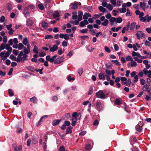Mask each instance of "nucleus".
Masks as SVG:
<instances>
[{
    "instance_id": "obj_1",
    "label": "nucleus",
    "mask_w": 151,
    "mask_h": 151,
    "mask_svg": "<svg viewBox=\"0 0 151 151\" xmlns=\"http://www.w3.org/2000/svg\"><path fill=\"white\" fill-rule=\"evenodd\" d=\"M28 56V55L24 54L22 51H20L18 55L17 62H21L22 63H24L25 60L28 59L27 58Z\"/></svg>"
},
{
    "instance_id": "obj_2",
    "label": "nucleus",
    "mask_w": 151,
    "mask_h": 151,
    "mask_svg": "<svg viewBox=\"0 0 151 151\" xmlns=\"http://www.w3.org/2000/svg\"><path fill=\"white\" fill-rule=\"evenodd\" d=\"M144 15V13H143V14L142 13L141 14L140 16V17L139 20L142 22H149L151 20V16H149V14H147L144 17H143Z\"/></svg>"
},
{
    "instance_id": "obj_3",
    "label": "nucleus",
    "mask_w": 151,
    "mask_h": 151,
    "mask_svg": "<svg viewBox=\"0 0 151 151\" xmlns=\"http://www.w3.org/2000/svg\"><path fill=\"white\" fill-rule=\"evenodd\" d=\"M96 96L97 98L103 99H105L107 98L105 93L101 90L99 91L96 93Z\"/></svg>"
},
{
    "instance_id": "obj_4",
    "label": "nucleus",
    "mask_w": 151,
    "mask_h": 151,
    "mask_svg": "<svg viewBox=\"0 0 151 151\" xmlns=\"http://www.w3.org/2000/svg\"><path fill=\"white\" fill-rule=\"evenodd\" d=\"M5 52V51L1 52L0 53V56H1L2 59L3 60H5L9 56L10 53H9L8 52H6L5 54L4 53Z\"/></svg>"
},
{
    "instance_id": "obj_5",
    "label": "nucleus",
    "mask_w": 151,
    "mask_h": 151,
    "mask_svg": "<svg viewBox=\"0 0 151 151\" xmlns=\"http://www.w3.org/2000/svg\"><path fill=\"white\" fill-rule=\"evenodd\" d=\"M58 55H55L50 58V55H47L46 57V60L49 61L50 63H52L54 62L55 58Z\"/></svg>"
},
{
    "instance_id": "obj_6",
    "label": "nucleus",
    "mask_w": 151,
    "mask_h": 151,
    "mask_svg": "<svg viewBox=\"0 0 151 151\" xmlns=\"http://www.w3.org/2000/svg\"><path fill=\"white\" fill-rule=\"evenodd\" d=\"M88 142H89V143L86 145V149L87 150L89 151L92 148L91 146L93 145V141L90 139H88Z\"/></svg>"
},
{
    "instance_id": "obj_7",
    "label": "nucleus",
    "mask_w": 151,
    "mask_h": 151,
    "mask_svg": "<svg viewBox=\"0 0 151 151\" xmlns=\"http://www.w3.org/2000/svg\"><path fill=\"white\" fill-rule=\"evenodd\" d=\"M136 35L138 40L140 38L142 39V37H145V34L141 31H138Z\"/></svg>"
},
{
    "instance_id": "obj_8",
    "label": "nucleus",
    "mask_w": 151,
    "mask_h": 151,
    "mask_svg": "<svg viewBox=\"0 0 151 151\" xmlns=\"http://www.w3.org/2000/svg\"><path fill=\"white\" fill-rule=\"evenodd\" d=\"M52 0H45L44 6L46 8H50L51 7L50 2Z\"/></svg>"
},
{
    "instance_id": "obj_9",
    "label": "nucleus",
    "mask_w": 151,
    "mask_h": 151,
    "mask_svg": "<svg viewBox=\"0 0 151 151\" xmlns=\"http://www.w3.org/2000/svg\"><path fill=\"white\" fill-rule=\"evenodd\" d=\"M63 58L62 57H58L55 59L54 61L55 64H59L61 63L63 61Z\"/></svg>"
},
{
    "instance_id": "obj_10",
    "label": "nucleus",
    "mask_w": 151,
    "mask_h": 151,
    "mask_svg": "<svg viewBox=\"0 0 151 151\" xmlns=\"http://www.w3.org/2000/svg\"><path fill=\"white\" fill-rule=\"evenodd\" d=\"M28 8L27 7H26L24 8L23 12V13L26 18L29 16V13L28 12Z\"/></svg>"
},
{
    "instance_id": "obj_11",
    "label": "nucleus",
    "mask_w": 151,
    "mask_h": 151,
    "mask_svg": "<svg viewBox=\"0 0 151 151\" xmlns=\"http://www.w3.org/2000/svg\"><path fill=\"white\" fill-rule=\"evenodd\" d=\"M122 8L119 9L118 10L120 13H124L126 12L127 10V9L125 8L126 7V3H123L122 5Z\"/></svg>"
},
{
    "instance_id": "obj_12",
    "label": "nucleus",
    "mask_w": 151,
    "mask_h": 151,
    "mask_svg": "<svg viewBox=\"0 0 151 151\" xmlns=\"http://www.w3.org/2000/svg\"><path fill=\"white\" fill-rule=\"evenodd\" d=\"M139 4L141 8L144 11H145V9L149 7V6L145 2H140Z\"/></svg>"
},
{
    "instance_id": "obj_13",
    "label": "nucleus",
    "mask_w": 151,
    "mask_h": 151,
    "mask_svg": "<svg viewBox=\"0 0 151 151\" xmlns=\"http://www.w3.org/2000/svg\"><path fill=\"white\" fill-rule=\"evenodd\" d=\"M96 107L99 111L102 109L103 106L100 101H98L96 103Z\"/></svg>"
},
{
    "instance_id": "obj_14",
    "label": "nucleus",
    "mask_w": 151,
    "mask_h": 151,
    "mask_svg": "<svg viewBox=\"0 0 151 151\" xmlns=\"http://www.w3.org/2000/svg\"><path fill=\"white\" fill-rule=\"evenodd\" d=\"M131 62H129L127 64V65L128 67L131 66L132 67H136L137 65V63L136 62L133 60L132 61H131Z\"/></svg>"
},
{
    "instance_id": "obj_15",
    "label": "nucleus",
    "mask_w": 151,
    "mask_h": 151,
    "mask_svg": "<svg viewBox=\"0 0 151 151\" xmlns=\"http://www.w3.org/2000/svg\"><path fill=\"white\" fill-rule=\"evenodd\" d=\"M58 49V47L56 45H54L52 47H51L50 49V51L51 52H54Z\"/></svg>"
},
{
    "instance_id": "obj_16",
    "label": "nucleus",
    "mask_w": 151,
    "mask_h": 151,
    "mask_svg": "<svg viewBox=\"0 0 151 151\" xmlns=\"http://www.w3.org/2000/svg\"><path fill=\"white\" fill-rule=\"evenodd\" d=\"M41 26L44 29H46L48 28V23L45 22L44 21L42 22Z\"/></svg>"
},
{
    "instance_id": "obj_17",
    "label": "nucleus",
    "mask_w": 151,
    "mask_h": 151,
    "mask_svg": "<svg viewBox=\"0 0 151 151\" xmlns=\"http://www.w3.org/2000/svg\"><path fill=\"white\" fill-rule=\"evenodd\" d=\"M70 6H71V9L74 10L76 9L78 7V6L77 4L76 3V1L74 2V3L70 4Z\"/></svg>"
},
{
    "instance_id": "obj_18",
    "label": "nucleus",
    "mask_w": 151,
    "mask_h": 151,
    "mask_svg": "<svg viewBox=\"0 0 151 151\" xmlns=\"http://www.w3.org/2000/svg\"><path fill=\"white\" fill-rule=\"evenodd\" d=\"M90 14L89 13L86 12L83 16V19L85 20H87L88 17H91Z\"/></svg>"
},
{
    "instance_id": "obj_19",
    "label": "nucleus",
    "mask_w": 151,
    "mask_h": 151,
    "mask_svg": "<svg viewBox=\"0 0 151 151\" xmlns=\"http://www.w3.org/2000/svg\"><path fill=\"white\" fill-rule=\"evenodd\" d=\"M53 16L54 18L58 17L60 16V14L58 10L55 11L53 13Z\"/></svg>"
},
{
    "instance_id": "obj_20",
    "label": "nucleus",
    "mask_w": 151,
    "mask_h": 151,
    "mask_svg": "<svg viewBox=\"0 0 151 151\" xmlns=\"http://www.w3.org/2000/svg\"><path fill=\"white\" fill-rule=\"evenodd\" d=\"M122 99L120 98H117L115 100V103L117 105H120L122 103Z\"/></svg>"
},
{
    "instance_id": "obj_21",
    "label": "nucleus",
    "mask_w": 151,
    "mask_h": 151,
    "mask_svg": "<svg viewBox=\"0 0 151 151\" xmlns=\"http://www.w3.org/2000/svg\"><path fill=\"white\" fill-rule=\"evenodd\" d=\"M48 116L47 115H45V116H42L41 118L40 119V120H39L38 125L37 126H39L40 125V124H41L42 122L43 121V119H44L45 118H46Z\"/></svg>"
},
{
    "instance_id": "obj_22",
    "label": "nucleus",
    "mask_w": 151,
    "mask_h": 151,
    "mask_svg": "<svg viewBox=\"0 0 151 151\" xmlns=\"http://www.w3.org/2000/svg\"><path fill=\"white\" fill-rule=\"evenodd\" d=\"M61 119H55L54 120L52 123V125L54 126H55L58 124L61 121Z\"/></svg>"
},
{
    "instance_id": "obj_23",
    "label": "nucleus",
    "mask_w": 151,
    "mask_h": 151,
    "mask_svg": "<svg viewBox=\"0 0 151 151\" xmlns=\"http://www.w3.org/2000/svg\"><path fill=\"white\" fill-rule=\"evenodd\" d=\"M71 120V125L73 126H75L76 123L77 121V118L76 117L74 118H72Z\"/></svg>"
},
{
    "instance_id": "obj_24",
    "label": "nucleus",
    "mask_w": 151,
    "mask_h": 151,
    "mask_svg": "<svg viewBox=\"0 0 151 151\" xmlns=\"http://www.w3.org/2000/svg\"><path fill=\"white\" fill-rule=\"evenodd\" d=\"M30 101L33 103H36L37 102V98L34 96L30 99Z\"/></svg>"
},
{
    "instance_id": "obj_25",
    "label": "nucleus",
    "mask_w": 151,
    "mask_h": 151,
    "mask_svg": "<svg viewBox=\"0 0 151 151\" xmlns=\"http://www.w3.org/2000/svg\"><path fill=\"white\" fill-rule=\"evenodd\" d=\"M72 127L71 126L68 127L66 130V134H68L69 133H71L72 132Z\"/></svg>"
},
{
    "instance_id": "obj_26",
    "label": "nucleus",
    "mask_w": 151,
    "mask_h": 151,
    "mask_svg": "<svg viewBox=\"0 0 151 151\" xmlns=\"http://www.w3.org/2000/svg\"><path fill=\"white\" fill-rule=\"evenodd\" d=\"M99 77L101 80L102 79L103 81L105 80V77L103 73H100L99 75Z\"/></svg>"
},
{
    "instance_id": "obj_27",
    "label": "nucleus",
    "mask_w": 151,
    "mask_h": 151,
    "mask_svg": "<svg viewBox=\"0 0 151 151\" xmlns=\"http://www.w3.org/2000/svg\"><path fill=\"white\" fill-rule=\"evenodd\" d=\"M27 25V26L30 27L32 25V22L31 20L29 19H28L26 22Z\"/></svg>"
},
{
    "instance_id": "obj_28",
    "label": "nucleus",
    "mask_w": 151,
    "mask_h": 151,
    "mask_svg": "<svg viewBox=\"0 0 151 151\" xmlns=\"http://www.w3.org/2000/svg\"><path fill=\"white\" fill-rule=\"evenodd\" d=\"M149 85L147 84L145 85L142 87V90L143 91H147L149 89Z\"/></svg>"
},
{
    "instance_id": "obj_29",
    "label": "nucleus",
    "mask_w": 151,
    "mask_h": 151,
    "mask_svg": "<svg viewBox=\"0 0 151 151\" xmlns=\"http://www.w3.org/2000/svg\"><path fill=\"white\" fill-rule=\"evenodd\" d=\"M24 50L23 52L24 53V54H26V55H27L30 52V49H27L26 47H24Z\"/></svg>"
},
{
    "instance_id": "obj_30",
    "label": "nucleus",
    "mask_w": 151,
    "mask_h": 151,
    "mask_svg": "<svg viewBox=\"0 0 151 151\" xmlns=\"http://www.w3.org/2000/svg\"><path fill=\"white\" fill-rule=\"evenodd\" d=\"M142 124H141V126L139 124H138L136 127V130L139 132H141L142 131Z\"/></svg>"
},
{
    "instance_id": "obj_31",
    "label": "nucleus",
    "mask_w": 151,
    "mask_h": 151,
    "mask_svg": "<svg viewBox=\"0 0 151 151\" xmlns=\"http://www.w3.org/2000/svg\"><path fill=\"white\" fill-rule=\"evenodd\" d=\"M109 22V20L107 19H105L103 22L101 23V24L103 26H106L108 25Z\"/></svg>"
},
{
    "instance_id": "obj_32",
    "label": "nucleus",
    "mask_w": 151,
    "mask_h": 151,
    "mask_svg": "<svg viewBox=\"0 0 151 151\" xmlns=\"http://www.w3.org/2000/svg\"><path fill=\"white\" fill-rule=\"evenodd\" d=\"M98 8L100 12H103L104 13L106 12V9L105 8H104L102 6H99Z\"/></svg>"
},
{
    "instance_id": "obj_33",
    "label": "nucleus",
    "mask_w": 151,
    "mask_h": 151,
    "mask_svg": "<svg viewBox=\"0 0 151 151\" xmlns=\"http://www.w3.org/2000/svg\"><path fill=\"white\" fill-rule=\"evenodd\" d=\"M132 55L133 57L137 56V57H138L139 58L141 57V55L139 53L133 51L132 53Z\"/></svg>"
},
{
    "instance_id": "obj_34",
    "label": "nucleus",
    "mask_w": 151,
    "mask_h": 151,
    "mask_svg": "<svg viewBox=\"0 0 151 151\" xmlns=\"http://www.w3.org/2000/svg\"><path fill=\"white\" fill-rule=\"evenodd\" d=\"M121 28L122 27H117L116 28L115 27H113L111 28V29L112 31L114 32H118V30Z\"/></svg>"
},
{
    "instance_id": "obj_35",
    "label": "nucleus",
    "mask_w": 151,
    "mask_h": 151,
    "mask_svg": "<svg viewBox=\"0 0 151 151\" xmlns=\"http://www.w3.org/2000/svg\"><path fill=\"white\" fill-rule=\"evenodd\" d=\"M122 19L120 17L117 18H116V23H120L122 22Z\"/></svg>"
},
{
    "instance_id": "obj_36",
    "label": "nucleus",
    "mask_w": 151,
    "mask_h": 151,
    "mask_svg": "<svg viewBox=\"0 0 151 151\" xmlns=\"http://www.w3.org/2000/svg\"><path fill=\"white\" fill-rule=\"evenodd\" d=\"M23 44L25 45H26L27 44H28V43H29L28 42L27 38V37H24L23 38Z\"/></svg>"
},
{
    "instance_id": "obj_37",
    "label": "nucleus",
    "mask_w": 151,
    "mask_h": 151,
    "mask_svg": "<svg viewBox=\"0 0 151 151\" xmlns=\"http://www.w3.org/2000/svg\"><path fill=\"white\" fill-rule=\"evenodd\" d=\"M8 94L10 96H13L14 95V93L13 91L11 89H8Z\"/></svg>"
},
{
    "instance_id": "obj_38",
    "label": "nucleus",
    "mask_w": 151,
    "mask_h": 151,
    "mask_svg": "<svg viewBox=\"0 0 151 151\" xmlns=\"http://www.w3.org/2000/svg\"><path fill=\"white\" fill-rule=\"evenodd\" d=\"M136 23L135 22H133L131 24V27L130 28V30H132L136 26Z\"/></svg>"
},
{
    "instance_id": "obj_39",
    "label": "nucleus",
    "mask_w": 151,
    "mask_h": 151,
    "mask_svg": "<svg viewBox=\"0 0 151 151\" xmlns=\"http://www.w3.org/2000/svg\"><path fill=\"white\" fill-rule=\"evenodd\" d=\"M127 12L126 13V15L127 16L131 17L132 15V14L131 13L129 8H127V10L126 11Z\"/></svg>"
},
{
    "instance_id": "obj_40",
    "label": "nucleus",
    "mask_w": 151,
    "mask_h": 151,
    "mask_svg": "<svg viewBox=\"0 0 151 151\" xmlns=\"http://www.w3.org/2000/svg\"><path fill=\"white\" fill-rule=\"evenodd\" d=\"M38 47L36 46L35 45L34 46V48L33 49V52L36 54H38Z\"/></svg>"
},
{
    "instance_id": "obj_41",
    "label": "nucleus",
    "mask_w": 151,
    "mask_h": 151,
    "mask_svg": "<svg viewBox=\"0 0 151 151\" xmlns=\"http://www.w3.org/2000/svg\"><path fill=\"white\" fill-rule=\"evenodd\" d=\"M116 18L113 17H111L109 19V21L111 23V25H112L113 24V23L114 22H116Z\"/></svg>"
},
{
    "instance_id": "obj_42",
    "label": "nucleus",
    "mask_w": 151,
    "mask_h": 151,
    "mask_svg": "<svg viewBox=\"0 0 151 151\" xmlns=\"http://www.w3.org/2000/svg\"><path fill=\"white\" fill-rule=\"evenodd\" d=\"M9 58L12 60L17 62V58L13 55H11L10 56Z\"/></svg>"
},
{
    "instance_id": "obj_43",
    "label": "nucleus",
    "mask_w": 151,
    "mask_h": 151,
    "mask_svg": "<svg viewBox=\"0 0 151 151\" xmlns=\"http://www.w3.org/2000/svg\"><path fill=\"white\" fill-rule=\"evenodd\" d=\"M18 49L19 50H21L23 48H24V46L23 44L21 43H19L18 44Z\"/></svg>"
},
{
    "instance_id": "obj_44",
    "label": "nucleus",
    "mask_w": 151,
    "mask_h": 151,
    "mask_svg": "<svg viewBox=\"0 0 151 151\" xmlns=\"http://www.w3.org/2000/svg\"><path fill=\"white\" fill-rule=\"evenodd\" d=\"M77 12H72L73 16H72V19L73 20H75L77 18V16L76 14Z\"/></svg>"
},
{
    "instance_id": "obj_45",
    "label": "nucleus",
    "mask_w": 151,
    "mask_h": 151,
    "mask_svg": "<svg viewBox=\"0 0 151 151\" xmlns=\"http://www.w3.org/2000/svg\"><path fill=\"white\" fill-rule=\"evenodd\" d=\"M106 8L109 10L111 11L113 9V6L111 4H109L107 5Z\"/></svg>"
},
{
    "instance_id": "obj_46",
    "label": "nucleus",
    "mask_w": 151,
    "mask_h": 151,
    "mask_svg": "<svg viewBox=\"0 0 151 151\" xmlns=\"http://www.w3.org/2000/svg\"><path fill=\"white\" fill-rule=\"evenodd\" d=\"M83 69L82 68H81L78 69V73L80 76H81V75L83 73Z\"/></svg>"
},
{
    "instance_id": "obj_47",
    "label": "nucleus",
    "mask_w": 151,
    "mask_h": 151,
    "mask_svg": "<svg viewBox=\"0 0 151 151\" xmlns=\"http://www.w3.org/2000/svg\"><path fill=\"white\" fill-rule=\"evenodd\" d=\"M135 13L137 15H139V19H140V16L141 14L142 13V14H143V13H144L143 12H140L138 10H136L135 12Z\"/></svg>"
},
{
    "instance_id": "obj_48",
    "label": "nucleus",
    "mask_w": 151,
    "mask_h": 151,
    "mask_svg": "<svg viewBox=\"0 0 151 151\" xmlns=\"http://www.w3.org/2000/svg\"><path fill=\"white\" fill-rule=\"evenodd\" d=\"M93 86H91L90 87V88H89V90L88 91V94L90 95H91V94H92L93 93Z\"/></svg>"
},
{
    "instance_id": "obj_49",
    "label": "nucleus",
    "mask_w": 151,
    "mask_h": 151,
    "mask_svg": "<svg viewBox=\"0 0 151 151\" xmlns=\"http://www.w3.org/2000/svg\"><path fill=\"white\" fill-rule=\"evenodd\" d=\"M126 85L127 86H129L131 84L132 82L130 79H128L126 81Z\"/></svg>"
},
{
    "instance_id": "obj_50",
    "label": "nucleus",
    "mask_w": 151,
    "mask_h": 151,
    "mask_svg": "<svg viewBox=\"0 0 151 151\" xmlns=\"http://www.w3.org/2000/svg\"><path fill=\"white\" fill-rule=\"evenodd\" d=\"M39 8L41 10H43L44 9V6L42 4H40L38 5Z\"/></svg>"
},
{
    "instance_id": "obj_51",
    "label": "nucleus",
    "mask_w": 151,
    "mask_h": 151,
    "mask_svg": "<svg viewBox=\"0 0 151 151\" xmlns=\"http://www.w3.org/2000/svg\"><path fill=\"white\" fill-rule=\"evenodd\" d=\"M123 1H122L118 0L117 1L116 4L117 6H119L122 3Z\"/></svg>"
},
{
    "instance_id": "obj_52",
    "label": "nucleus",
    "mask_w": 151,
    "mask_h": 151,
    "mask_svg": "<svg viewBox=\"0 0 151 151\" xmlns=\"http://www.w3.org/2000/svg\"><path fill=\"white\" fill-rule=\"evenodd\" d=\"M88 31V29L86 28L81 29L80 30L81 32L83 34H84V33H87V32Z\"/></svg>"
},
{
    "instance_id": "obj_53",
    "label": "nucleus",
    "mask_w": 151,
    "mask_h": 151,
    "mask_svg": "<svg viewBox=\"0 0 151 151\" xmlns=\"http://www.w3.org/2000/svg\"><path fill=\"white\" fill-rule=\"evenodd\" d=\"M126 60L127 61H129V60L132 61L133 60V59L132 57L129 55H128L127 56L126 58Z\"/></svg>"
},
{
    "instance_id": "obj_54",
    "label": "nucleus",
    "mask_w": 151,
    "mask_h": 151,
    "mask_svg": "<svg viewBox=\"0 0 151 151\" xmlns=\"http://www.w3.org/2000/svg\"><path fill=\"white\" fill-rule=\"evenodd\" d=\"M132 138L130 139V143L132 145H133L132 141H134V142H136L137 141V139L135 137L133 138L132 139Z\"/></svg>"
},
{
    "instance_id": "obj_55",
    "label": "nucleus",
    "mask_w": 151,
    "mask_h": 151,
    "mask_svg": "<svg viewBox=\"0 0 151 151\" xmlns=\"http://www.w3.org/2000/svg\"><path fill=\"white\" fill-rule=\"evenodd\" d=\"M5 48V45L4 44H1L0 46V52L2 50L4 49Z\"/></svg>"
},
{
    "instance_id": "obj_56",
    "label": "nucleus",
    "mask_w": 151,
    "mask_h": 151,
    "mask_svg": "<svg viewBox=\"0 0 151 151\" xmlns=\"http://www.w3.org/2000/svg\"><path fill=\"white\" fill-rule=\"evenodd\" d=\"M13 53L14 54L16 55H18L19 53V51L18 50H13Z\"/></svg>"
},
{
    "instance_id": "obj_57",
    "label": "nucleus",
    "mask_w": 151,
    "mask_h": 151,
    "mask_svg": "<svg viewBox=\"0 0 151 151\" xmlns=\"http://www.w3.org/2000/svg\"><path fill=\"white\" fill-rule=\"evenodd\" d=\"M53 36L50 35H47L45 37V39H51L53 38Z\"/></svg>"
},
{
    "instance_id": "obj_58",
    "label": "nucleus",
    "mask_w": 151,
    "mask_h": 151,
    "mask_svg": "<svg viewBox=\"0 0 151 151\" xmlns=\"http://www.w3.org/2000/svg\"><path fill=\"white\" fill-rule=\"evenodd\" d=\"M69 91L68 88H66L64 89L63 91V93L64 95H66L67 93Z\"/></svg>"
},
{
    "instance_id": "obj_59",
    "label": "nucleus",
    "mask_w": 151,
    "mask_h": 151,
    "mask_svg": "<svg viewBox=\"0 0 151 151\" xmlns=\"http://www.w3.org/2000/svg\"><path fill=\"white\" fill-rule=\"evenodd\" d=\"M113 14L114 16H116L118 12L115 10H113L112 11Z\"/></svg>"
},
{
    "instance_id": "obj_60",
    "label": "nucleus",
    "mask_w": 151,
    "mask_h": 151,
    "mask_svg": "<svg viewBox=\"0 0 151 151\" xmlns=\"http://www.w3.org/2000/svg\"><path fill=\"white\" fill-rule=\"evenodd\" d=\"M59 151H68L65 150L64 147L63 146H61L60 148Z\"/></svg>"
},
{
    "instance_id": "obj_61",
    "label": "nucleus",
    "mask_w": 151,
    "mask_h": 151,
    "mask_svg": "<svg viewBox=\"0 0 151 151\" xmlns=\"http://www.w3.org/2000/svg\"><path fill=\"white\" fill-rule=\"evenodd\" d=\"M114 47L115 50L117 51L119 50V48L118 45L117 44H115L114 45Z\"/></svg>"
},
{
    "instance_id": "obj_62",
    "label": "nucleus",
    "mask_w": 151,
    "mask_h": 151,
    "mask_svg": "<svg viewBox=\"0 0 151 151\" xmlns=\"http://www.w3.org/2000/svg\"><path fill=\"white\" fill-rule=\"evenodd\" d=\"M105 50L108 53H110L111 52L110 50V49L107 46H106L105 47Z\"/></svg>"
},
{
    "instance_id": "obj_63",
    "label": "nucleus",
    "mask_w": 151,
    "mask_h": 151,
    "mask_svg": "<svg viewBox=\"0 0 151 151\" xmlns=\"http://www.w3.org/2000/svg\"><path fill=\"white\" fill-rule=\"evenodd\" d=\"M111 14L110 13H109L106 15L105 17L107 19H110L111 17Z\"/></svg>"
},
{
    "instance_id": "obj_64",
    "label": "nucleus",
    "mask_w": 151,
    "mask_h": 151,
    "mask_svg": "<svg viewBox=\"0 0 151 151\" xmlns=\"http://www.w3.org/2000/svg\"><path fill=\"white\" fill-rule=\"evenodd\" d=\"M146 30L148 33L149 34L151 33V28H147L146 29Z\"/></svg>"
}]
</instances>
